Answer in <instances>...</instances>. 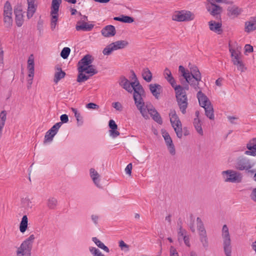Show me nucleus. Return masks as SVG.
Listing matches in <instances>:
<instances>
[{"mask_svg":"<svg viewBox=\"0 0 256 256\" xmlns=\"http://www.w3.org/2000/svg\"><path fill=\"white\" fill-rule=\"evenodd\" d=\"M114 50V47L112 44H110L103 50L102 54L104 55L108 56L110 55Z\"/></svg>","mask_w":256,"mask_h":256,"instance_id":"09e8293b","label":"nucleus"},{"mask_svg":"<svg viewBox=\"0 0 256 256\" xmlns=\"http://www.w3.org/2000/svg\"><path fill=\"white\" fill-rule=\"evenodd\" d=\"M60 120L61 122H58V123H60V126L63 123H66L68 121V116L66 114H63L60 116Z\"/></svg>","mask_w":256,"mask_h":256,"instance_id":"4d7b16f0","label":"nucleus"},{"mask_svg":"<svg viewBox=\"0 0 256 256\" xmlns=\"http://www.w3.org/2000/svg\"><path fill=\"white\" fill-rule=\"evenodd\" d=\"M222 174L226 182H240L242 176L240 174L233 170L223 171Z\"/></svg>","mask_w":256,"mask_h":256,"instance_id":"423d86ee","label":"nucleus"},{"mask_svg":"<svg viewBox=\"0 0 256 256\" xmlns=\"http://www.w3.org/2000/svg\"><path fill=\"white\" fill-rule=\"evenodd\" d=\"M112 106L116 108V110H118V111H122V106L121 104L119 102H113L112 104Z\"/></svg>","mask_w":256,"mask_h":256,"instance_id":"bf43d9fd","label":"nucleus"},{"mask_svg":"<svg viewBox=\"0 0 256 256\" xmlns=\"http://www.w3.org/2000/svg\"><path fill=\"white\" fill-rule=\"evenodd\" d=\"M149 88L152 94L156 99H158L160 97V94L162 92V86L157 84H151L149 85Z\"/></svg>","mask_w":256,"mask_h":256,"instance_id":"4468645a","label":"nucleus"},{"mask_svg":"<svg viewBox=\"0 0 256 256\" xmlns=\"http://www.w3.org/2000/svg\"><path fill=\"white\" fill-rule=\"evenodd\" d=\"M132 164L131 163L128 164L126 167L125 168L126 172L128 175L130 176L132 174Z\"/></svg>","mask_w":256,"mask_h":256,"instance_id":"e2e57ef3","label":"nucleus"},{"mask_svg":"<svg viewBox=\"0 0 256 256\" xmlns=\"http://www.w3.org/2000/svg\"><path fill=\"white\" fill-rule=\"evenodd\" d=\"M56 70L58 71L54 74V81L56 84H57L61 79L64 77L66 73L58 66L56 68Z\"/></svg>","mask_w":256,"mask_h":256,"instance_id":"2f4dec72","label":"nucleus"},{"mask_svg":"<svg viewBox=\"0 0 256 256\" xmlns=\"http://www.w3.org/2000/svg\"><path fill=\"white\" fill-rule=\"evenodd\" d=\"M16 23L18 26H21L24 22L22 10L21 6H17L14 8Z\"/></svg>","mask_w":256,"mask_h":256,"instance_id":"9b49d317","label":"nucleus"},{"mask_svg":"<svg viewBox=\"0 0 256 256\" xmlns=\"http://www.w3.org/2000/svg\"><path fill=\"white\" fill-rule=\"evenodd\" d=\"M135 104L140 110V114L145 119L149 118L148 112V109L146 110L144 108V101L138 102V103H135Z\"/></svg>","mask_w":256,"mask_h":256,"instance_id":"b1692460","label":"nucleus"},{"mask_svg":"<svg viewBox=\"0 0 256 256\" xmlns=\"http://www.w3.org/2000/svg\"><path fill=\"white\" fill-rule=\"evenodd\" d=\"M35 238L34 234L30 235L28 238L24 241L16 250L18 256H30L32 243Z\"/></svg>","mask_w":256,"mask_h":256,"instance_id":"7ed1b4c3","label":"nucleus"},{"mask_svg":"<svg viewBox=\"0 0 256 256\" xmlns=\"http://www.w3.org/2000/svg\"><path fill=\"white\" fill-rule=\"evenodd\" d=\"M254 165V162L243 156H239L236 161L235 168L240 170H246L251 174H254L255 170L252 169Z\"/></svg>","mask_w":256,"mask_h":256,"instance_id":"f03ea898","label":"nucleus"},{"mask_svg":"<svg viewBox=\"0 0 256 256\" xmlns=\"http://www.w3.org/2000/svg\"><path fill=\"white\" fill-rule=\"evenodd\" d=\"M114 20L120 21L125 23H132L134 22V18L132 17L128 16L122 15L121 17H114Z\"/></svg>","mask_w":256,"mask_h":256,"instance_id":"58836bf2","label":"nucleus"},{"mask_svg":"<svg viewBox=\"0 0 256 256\" xmlns=\"http://www.w3.org/2000/svg\"><path fill=\"white\" fill-rule=\"evenodd\" d=\"M194 16L190 11L182 10L176 11L172 16V20L177 22H188L194 19Z\"/></svg>","mask_w":256,"mask_h":256,"instance_id":"39448f33","label":"nucleus"},{"mask_svg":"<svg viewBox=\"0 0 256 256\" xmlns=\"http://www.w3.org/2000/svg\"><path fill=\"white\" fill-rule=\"evenodd\" d=\"M250 197L252 200L256 202V188L252 190Z\"/></svg>","mask_w":256,"mask_h":256,"instance_id":"69168bd1","label":"nucleus"},{"mask_svg":"<svg viewBox=\"0 0 256 256\" xmlns=\"http://www.w3.org/2000/svg\"><path fill=\"white\" fill-rule=\"evenodd\" d=\"M204 108L206 116L210 120H214V116L212 105V104H208V106L204 107Z\"/></svg>","mask_w":256,"mask_h":256,"instance_id":"f704fd0d","label":"nucleus"},{"mask_svg":"<svg viewBox=\"0 0 256 256\" xmlns=\"http://www.w3.org/2000/svg\"><path fill=\"white\" fill-rule=\"evenodd\" d=\"M188 67L190 70V73L191 76H195L196 78L198 80H201V74L198 70V68L196 66L191 64H189Z\"/></svg>","mask_w":256,"mask_h":256,"instance_id":"c85d7f7f","label":"nucleus"},{"mask_svg":"<svg viewBox=\"0 0 256 256\" xmlns=\"http://www.w3.org/2000/svg\"><path fill=\"white\" fill-rule=\"evenodd\" d=\"M58 205V200L54 197L49 198L46 202V206L49 209L55 210Z\"/></svg>","mask_w":256,"mask_h":256,"instance_id":"4c0bfd02","label":"nucleus"},{"mask_svg":"<svg viewBox=\"0 0 256 256\" xmlns=\"http://www.w3.org/2000/svg\"><path fill=\"white\" fill-rule=\"evenodd\" d=\"M178 70L179 71L182 73V76H183L184 78H186L188 75L190 74L188 70H187V72L186 71L184 68L182 66H179Z\"/></svg>","mask_w":256,"mask_h":256,"instance_id":"6e6d98bb","label":"nucleus"},{"mask_svg":"<svg viewBox=\"0 0 256 256\" xmlns=\"http://www.w3.org/2000/svg\"><path fill=\"white\" fill-rule=\"evenodd\" d=\"M197 222V228L198 230H199V234H202L206 233V231L204 226L203 222L202 220L200 218H196Z\"/></svg>","mask_w":256,"mask_h":256,"instance_id":"c03bdc74","label":"nucleus"},{"mask_svg":"<svg viewBox=\"0 0 256 256\" xmlns=\"http://www.w3.org/2000/svg\"><path fill=\"white\" fill-rule=\"evenodd\" d=\"M94 26L92 24H88L85 22L78 21L77 22L76 28L77 30L88 32L91 30Z\"/></svg>","mask_w":256,"mask_h":256,"instance_id":"6ab92c4d","label":"nucleus"},{"mask_svg":"<svg viewBox=\"0 0 256 256\" xmlns=\"http://www.w3.org/2000/svg\"><path fill=\"white\" fill-rule=\"evenodd\" d=\"M70 52V49L68 47H65L61 51L60 56L64 59H66L68 58Z\"/></svg>","mask_w":256,"mask_h":256,"instance_id":"8fccbe9b","label":"nucleus"},{"mask_svg":"<svg viewBox=\"0 0 256 256\" xmlns=\"http://www.w3.org/2000/svg\"><path fill=\"white\" fill-rule=\"evenodd\" d=\"M4 22L6 27H11L13 22L12 16H4Z\"/></svg>","mask_w":256,"mask_h":256,"instance_id":"a18cd8bd","label":"nucleus"},{"mask_svg":"<svg viewBox=\"0 0 256 256\" xmlns=\"http://www.w3.org/2000/svg\"><path fill=\"white\" fill-rule=\"evenodd\" d=\"M184 79L186 82L192 86L195 90H197L200 88L199 82L201 80H196L195 76H192L190 74L188 75V76Z\"/></svg>","mask_w":256,"mask_h":256,"instance_id":"4be33fe9","label":"nucleus"},{"mask_svg":"<svg viewBox=\"0 0 256 256\" xmlns=\"http://www.w3.org/2000/svg\"><path fill=\"white\" fill-rule=\"evenodd\" d=\"M228 14L232 16H238L241 12V10L238 6H233L228 8Z\"/></svg>","mask_w":256,"mask_h":256,"instance_id":"79ce46f5","label":"nucleus"},{"mask_svg":"<svg viewBox=\"0 0 256 256\" xmlns=\"http://www.w3.org/2000/svg\"><path fill=\"white\" fill-rule=\"evenodd\" d=\"M176 102L182 114L186 113V110L188 106V98L186 92L182 86L178 85L174 88Z\"/></svg>","mask_w":256,"mask_h":256,"instance_id":"f257e3e1","label":"nucleus"},{"mask_svg":"<svg viewBox=\"0 0 256 256\" xmlns=\"http://www.w3.org/2000/svg\"><path fill=\"white\" fill-rule=\"evenodd\" d=\"M62 0H52V3L50 15H58L60 5Z\"/></svg>","mask_w":256,"mask_h":256,"instance_id":"c756f323","label":"nucleus"},{"mask_svg":"<svg viewBox=\"0 0 256 256\" xmlns=\"http://www.w3.org/2000/svg\"><path fill=\"white\" fill-rule=\"evenodd\" d=\"M12 7L8 1H6L4 5V16H12Z\"/></svg>","mask_w":256,"mask_h":256,"instance_id":"37998d69","label":"nucleus"},{"mask_svg":"<svg viewBox=\"0 0 256 256\" xmlns=\"http://www.w3.org/2000/svg\"><path fill=\"white\" fill-rule=\"evenodd\" d=\"M230 52L231 54L233 64H236L238 62L242 60V55L239 51H236L232 48H230Z\"/></svg>","mask_w":256,"mask_h":256,"instance_id":"bb28decb","label":"nucleus"},{"mask_svg":"<svg viewBox=\"0 0 256 256\" xmlns=\"http://www.w3.org/2000/svg\"><path fill=\"white\" fill-rule=\"evenodd\" d=\"M155 112L154 115L152 117V119L156 122L158 124H162V120L160 114L158 112Z\"/></svg>","mask_w":256,"mask_h":256,"instance_id":"5fc2aeb1","label":"nucleus"},{"mask_svg":"<svg viewBox=\"0 0 256 256\" xmlns=\"http://www.w3.org/2000/svg\"><path fill=\"white\" fill-rule=\"evenodd\" d=\"M119 246L122 249H123L124 248H129L128 245L126 243H124V242L122 240H121L119 242Z\"/></svg>","mask_w":256,"mask_h":256,"instance_id":"774afa93","label":"nucleus"},{"mask_svg":"<svg viewBox=\"0 0 256 256\" xmlns=\"http://www.w3.org/2000/svg\"><path fill=\"white\" fill-rule=\"evenodd\" d=\"M246 148L248 150H246L244 154L248 156H256V138L249 141L246 144Z\"/></svg>","mask_w":256,"mask_h":256,"instance_id":"f8f14e48","label":"nucleus"},{"mask_svg":"<svg viewBox=\"0 0 256 256\" xmlns=\"http://www.w3.org/2000/svg\"><path fill=\"white\" fill-rule=\"evenodd\" d=\"M174 128V131L176 134L178 138H182V123H180V124H175L172 126Z\"/></svg>","mask_w":256,"mask_h":256,"instance_id":"49530a36","label":"nucleus"},{"mask_svg":"<svg viewBox=\"0 0 256 256\" xmlns=\"http://www.w3.org/2000/svg\"><path fill=\"white\" fill-rule=\"evenodd\" d=\"M252 20L245 22V31L250 32L256 29V17L251 18Z\"/></svg>","mask_w":256,"mask_h":256,"instance_id":"a878e982","label":"nucleus"},{"mask_svg":"<svg viewBox=\"0 0 256 256\" xmlns=\"http://www.w3.org/2000/svg\"><path fill=\"white\" fill-rule=\"evenodd\" d=\"M108 126L110 128L109 130V132L110 135L111 136L115 138L120 135V132L116 130L118 128V126L114 120H110L109 121Z\"/></svg>","mask_w":256,"mask_h":256,"instance_id":"412c9836","label":"nucleus"},{"mask_svg":"<svg viewBox=\"0 0 256 256\" xmlns=\"http://www.w3.org/2000/svg\"><path fill=\"white\" fill-rule=\"evenodd\" d=\"M84 72H78V74L77 78V82H82L86 81L90 78L89 76H86L83 74Z\"/></svg>","mask_w":256,"mask_h":256,"instance_id":"de8ad7c7","label":"nucleus"},{"mask_svg":"<svg viewBox=\"0 0 256 256\" xmlns=\"http://www.w3.org/2000/svg\"><path fill=\"white\" fill-rule=\"evenodd\" d=\"M90 251L92 252L94 256H96L98 253L100 252V250L94 247H90Z\"/></svg>","mask_w":256,"mask_h":256,"instance_id":"338daca9","label":"nucleus"},{"mask_svg":"<svg viewBox=\"0 0 256 256\" xmlns=\"http://www.w3.org/2000/svg\"><path fill=\"white\" fill-rule=\"evenodd\" d=\"M162 135L166 142L168 150L172 155L176 154V150L172 140L168 132L166 130H162Z\"/></svg>","mask_w":256,"mask_h":256,"instance_id":"9d476101","label":"nucleus"},{"mask_svg":"<svg viewBox=\"0 0 256 256\" xmlns=\"http://www.w3.org/2000/svg\"><path fill=\"white\" fill-rule=\"evenodd\" d=\"M208 26L210 30L218 34H221L222 32V24L221 22L211 20L208 22Z\"/></svg>","mask_w":256,"mask_h":256,"instance_id":"f3484780","label":"nucleus"},{"mask_svg":"<svg viewBox=\"0 0 256 256\" xmlns=\"http://www.w3.org/2000/svg\"><path fill=\"white\" fill-rule=\"evenodd\" d=\"M52 16L51 18V22H50V27L51 29L54 30L56 28V26L57 24V22L58 20V15H50Z\"/></svg>","mask_w":256,"mask_h":256,"instance_id":"3c124183","label":"nucleus"},{"mask_svg":"<svg viewBox=\"0 0 256 256\" xmlns=\"http://www.w3.org/2000/svg\"><path fill=\"white\" fill-rule=\"evenodd\" d=\"M94 61L93 57L90 54H86L78 62V66L86 67L92 64Z\"/></svg>","mask_w":256,"mask_h":256,"instance_id":"5701e85b","label":"nucleus"},{"mask_svg":"<svg viewBox=\"0 0 256 256\" xmlns=\"http://www.w3.org/2000/svg\"><path fill=\"white\" fill-rule=\"evenodd\" d=\"M186 234V230L182 228V226H180L178 231V236H182L184 237V236H186L185 234Z\"/></svg>","mask_w":256,"mask_h":256,"instance_id":"680f3d73","label":"nucleus"},{"mask_svg":"<svg viewBox=\"0 0 256 256\" xmlns=\"http://www.w3.org/2000/svg\"><path fill=\"white\" fill-rule=\"evenodd\" d=\"M78 72H85L86 74H90V76H92L98 72L95 66L92 64L86 67L78 66Z\"/></svg>","mask_w":256,"mask_h":256,"instance_id":"aec40b11","label":"nucleus"},{"mask_svg":"<svg viewBox=\"0 0 256 256\" xmlns=\"http://www.w3.org/2000/svg\"><path fill=\"white\" fill-rule=\"evenodd\" d=\"M28 2V10H27V18L28 19L30 18L36 12L37 8V4L36 0H27Z\"/></svg>","mask_w":256,"mask_h":256,"instance_id":"ddd939ff","label":"nucleus"},{"mask_svg":"<svg viewBox=\"0 0 256 256\" xmlns=\"http://www.w3.org/2000/svg\"><path fill=\"white\" fill-rule=\"evenodd\" d=\"M197 98L198 100L200 106L202 108L212 104L207 96H206L201 90L198 91L197 93Z\"/></svg>","mask_w":256,"mask_h":256,"instance_id":"2eb2a0df","label":"nucleus"},{"mask_svg":"<svg viewBox=\"0 0 256 256\" xmlns=\"http://www.w3.org/2000/svg\"><path fill=\"white\" fill-rule=\"evenodd\" d=\"M136 88L134 89L133 97L134 103H138V102L143 101L142 96L144 95V90L139 82H137Z\"/></svg>","mask_w":256,"mask_h":256,"instance_id":"6e6552de","label":"nucleus"},{"mask_svg":"<svg viewBox=\"0 0 256 256\" xmlns=\"http://www.w3.org/2000/svg\"><path fill=\"white\" fill-rule=\"evenodd\" d=\"M86 108L88 109L96 110L99 108V106L96 104L92 102H90L86 105Z\"/></svg>","mask_w":256,"mask_h":256,"instance_id":"13d9d810","label":"nucleus"},{"mask_svg":"<svg viewBox=\"0 0 256 256\" xmlns=\"http://www.w3.org/2000/svg\"><path fill=\"white\" fill-rule=\"evenodd\" d=\"M28 218L26 215L23 216L22 220L20 223V232L24 233L26 232L28 228Z\"/></svg>","mask_w":256,"mask_h":256,"instance_id":"ea45409f","label":"nucleus"},{"mask_svg":"<svg viewBox=\"0 0 256 256\" xmlns=\"http://www.w3.org/2000/svg\"><path fill=\"white\" fill-rule=\"evenodd\" d=\"M76 119L78 125H80L83 123L82 118L81 116L80 112L76 113L74 116Z\"/></svg>","mask_w":256,"mask_h":256,"instance_id":"052dcab7","label":"nucleus"},{"mask_svg":"<svg viewBox=\"0 0 256 256\" xmlns=\"http://www.w3.org/2000/svg\"><path fill=\"white\" fill-rule=\"evenodd\" d=\"M102 34L105 37H111L116 34L115 27L112 25H108L104 28L102 31Z\"/></svg>","mask_w":256,"mask_h":256,"instance_id":"a211bd4d","label":"nucleus"},{"mask_svg":"<svg viewBox=\"0 0 256 256\" xmlns=\"http://www.w3.org/2000/svg\"><path fill=\"white\" fill-rule=\"evenodd\" d=\"M222 236L223 240V247L224 254L226 256H231V239L228 228L226 224H224L222 226Z\"/></svg>","mask_w":256,"mask_h":256,"instance_id":"20e7f679","label":"nucleus"},{"mask_svg":"<svg viewBox=\"0 0 256 256\" xmlns=\"http://www.w3.org/2000/svg\"><path fill=\"white\" fill-rule=\"evenodd\" d=\"M118 82L120 86L128 92H130L132 86H130V82L125 76H121Z\"/></svg>","mask_w":256,"mask_h":256,"instance_id":"393cba45","label":"nucleus"},{"mask_svg":"<svg viewBox=\"0 0 256 256\" xmlns=\"http://www.w3.org/2000/svg\"><path fill=\"white\" fill-rule=\"evenodd\" d=\"M164 74L165 78L169 82L172 87L174 88L176 86V81L172 76L170 70L168 68H166L164 72Z\"/></svg>","mask_w":256,"mask_h":256,"instance_id":"cd10ccee","label":"nucleus"},{"mask_svg":"<svg viewBox=\"0 0 256 256\" xmlns=\"http://www.w3.org/2000/svg\"><path fill=\"white\" fill-rule=\"evenodd\" d=\"M111 44L112 45L114 50L123 48L128 44V42L126 40H118Z\"/></svg>","mask_w":256,"mask_h":256,"instance_id":"72a5a7b5","label":"nucleus"},{"mask_svg":"<svg viewBox=\"0 0 256 256\" xmlns=\"http://www.w3.org/2000/svg\"><path fill=\"white\" fill-rule=\"evenodd\" d=\"M234 64L236 66L237 69L242 72H244L246 70V68L242 60L238 62L236 64Z\"/></svg>","mask_w":256,"mask_h":256,"instance_id":"864d4df0","label":"nucleus"},{"mask_svg":"<svg viewBox=\"0 0 256 256\" xmlns=\"http://www.w3.org/2000/svg\"><path fill=\"white\" fill-rule=\"evenodd\" d=\"M34 57L32 54H30L28 60V84L29 85H32V80L34 76Z\"/></svg>","mask_w":256,"mask_h":256,"instance_id":"1a4fd4ad","label":"nucleus"},{"mask_svg":"<svg viewBox=\"0 0 256 256\" xmlns=\"http://www.w3.org/2000/svg\"><path fill=\"white\" fill-rule=\"evenodd\" d=\"M6 119V112L2 110L0 114V138L2 136V129L4 126Z\"/></svg>","mask_w":256,"mask_h":256,"instance_id":"e433bc0d","label":"nucleus"},{"mask_svg":"<svg viewBox=\"0 0 256 256\" xmlns=\"http://www.w3.org/2000/svg\"><path fill=\"white\" fill-rule=\"evenodd\" d=\"M199 234L200 236V241L202 242L203 246L204 247H207L208 246V241L206 233L204 234Z\"/></svg>","mask_w":256,"mask_h":256,"instance_id":"603ef678","label":"nucleus"},{"mask_svg":"<svg viewBox=\"0 0 256 256\" xmlns=\"http://www.w3.org/2000/svg\"><path fill=\"white\" fill-rule=\"evenodd\" d=\"M207 10L211 15L216 16L218 18L222 12V8L214 3H211L210 4L207 6Z\"/></svg>","mask_w":256,"mask_h":256,"instance_id":"dca6fc26","label":"nucleus"},{"mask_svg":"<svg viewBox=\"0 0 256 256\" xmlns=\"http://www.w3.org/2000/svg\"><path fill=\"white\" fill-rule=\"evenodd\" d=\"M90 177L92 178L94 184L98 188H100L99 182V178L100 176L98 173L93 168H91L90 170Z\"/></svg>","mask_w":256,"mask_h":256,"instance_id":"7c9ffc66","label":"nucleus"},{"mask_svg":"<svg viewBox=\"0 0 256 256\" xmlns=\"http://www.w3.org/2000/svg\"><path fill=\"white\" fill-rule=\"evenodd\" d=\"M245 52H253V47L250 44H246L244 46Z\"/></svg>","mask_w":256,"mask_h":256,"instance_id":"0e129e2a","label":"nucleus"},{"mask_svg":"<svg viewBox=\"0 0 256 256\" xmlns=\"http://www.w3.org/2000/svg\"><path fill=\"white\" fill-rule=\"evenodd\" d=\"M60 123H56L46 134L44 144L50 142L60 127Z\"/></svg>","mask_w":256,"mask_h":256,"instance_id":"0eeeda50","label":"nucleus"},{"mask_svg":"<svg viewBox=\"0 0 256 256\" xmlns=\"http://www.w3.org/2000/svg\"><path fill=\"white\" fill-rule=\"evenodd\" d=\"M142 78L146 82H150L152 80V73L148 68H144L142 72Z\"/></svg>","mask_w":256,"mask_h":256,"instance_id":"c9c22d12","label":"nucleus"},{"mask_svg":"<svg viewBox=\"0 0 256 256\" xmlns=\"http://www.w3.org/2000/svg\"><path fill=\"white\" fill-rule=\"evenodd\" d=\"M169 116H170V121L172 126L176 124H180L181 122L174 110H171Z\"/></svg>","mask_w":256,"mask_h":256,"instance_id":"473e14b6","label":"nucleus"},{"mask_svg":"<svg viewBox=\"0 0 256 256\" xmlns=\"http://www.w3.org/2000/svg\"><path fill=\"white\" fill-rule=\"evenodd\" d=\"M193 123L197 132L201 136H202L203 130L202 128L201 121L200 120V119L198 118H194Z\"/></svg>","mask_w":256,"mask_h":256,"instance_id":"a19ab883","label":"nucleus"}]
</instances>
